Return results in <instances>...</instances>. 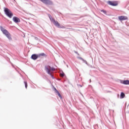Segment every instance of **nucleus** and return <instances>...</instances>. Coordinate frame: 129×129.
Instances as JSON below:
<instances>
[{"mask_svg": "<svg viewBox=\"0 0 129 129\" xmlns=\"http://www.w3.org/2000/svg\"><path fill=\"white\" fill-rule=\"evenodd\" d=\"M0 29L2 31V32L3 33L5 36L9 39V40H12V37L11 36V34L9 33V31L7 30L6 29H5L3 26L0 27Z\"/></svg>", "mask_w": 129, "mask_h": 129, "instance_id": "obj_1", "label": "nucleus"}, {"mask_svg": "<svg viewBox=\"0 0 129 129\" xmlns=\"http://www.w3.org/2000/svg\"><path fill=\"white\" fill-rule=\"evenodd\" d=\"M4 12H5L6 16L9 17V18H10V19L12 18L13 16H14V14H13L12 11H11V10H10L7 8H5Z\"/></svg>", "mask_w": 129, "mask_h": 129, "instance_id": "obj_2", "label": "nucleus"}, {"mask_svg": "<svg viewBox=\"0 0 129 129\" xmlns=\"http://www.w3.org/2000/svg\"><path fill=\"white\" fill-rule=\"evenodd\" d=\"M45 70L46 71V72H47L48 74H49V75H52L51 71H54L55 69L51 68L50 66H48L45 67Z\"/></svg>", "mask_w": 129, "mask_h": 129, "instance_id": "obj_3", "label": "nucleus"}, {"mask_svg": "<svg viewBox=\"0 0 129 129\" xmlns=\"http://www.w3.org/2000/svg\"><path fill=\"white\" fill-rule=\"evenodd\" d=\"M40 2H42L45 5L48 6H52L53 5V2L51 0H40Z\"/></svg>", "mask_w": 129, "mask_h": 129, "instance_id": "obj_4", "label": "nucleus"}, {"mask_svg": "<svg viewBox=\"0 0 129 129\" xmlns=\"http://www.w3.org/2000/svg\"><path fill=\"white\" fill-rule=\"evenodd\" d=\"M108 5H110V6H112L113 7H116V6L118 5V3H117V2L108 1Z\"/></svg>", "mask_w": 129, "mask_h": 129, "instance_id": "obj_5", "label": "nucleus"}, {"mask_svg": "<svg viewBox=\"0 0 129 129\" xmlns=\"http://www.w3.org/2000/svg\"><path fill=\"white\" fill-rule=\"evenodd\" d=\"M13 21L14 22V23H16V24H18V23H20L21 22V20H20V18H18L17 17H14L13 18Z\"/></svg>", "mask_w": 129, "mask_h": 129, "instance_id": "obj_6", "label": "nucleus"}, {"mask_svg": "<svg viewBox=\"0 0 129 129\" xmlns=\"http://www.w3.org/2000/svg\"><path fill=\"white\" fill-rule=\"evenodd\" d=\"M118 20H119V21H125V20H127L128 18L126 16H119L118 17Z\"/></svg>", "mask_w": 129, "mask_h": 129, "instance_id": "obj_7", "label": "nucleus"}, {"mask_svg": "<svg viewBox=\"0 0 129 129\" xmlns=\"http://www.w3.org/2000/svg\"><path fill=\"white\" fill-rule=\"evenodd\" d=\"M52 23H53V24H54V26H55L56 27H57L58 28H60V24H59V22H58V21H56V20H55V19H54L53 20Z\"/></svg>", "mask_w": 129, "mask_h": 129, "instance_id": "obj_8", "label": "nucleus"}, {"mask_svg": "<svg viewBox=\"0 0 129 129\" xmlns=\"http://www.w3.org/2000/svg\"><path fill=\"white\" fill-rule=\"evenodd\" d=\"M38 55L36 54H32L31 56V58L33 59V60H37V59H38Z\"/></svg>", "mask_w": 129, "mask_h": 129, "instance_id": "obj_9", "label": "nucleus"}, {"mask_svg": "<svg viewBox=\"0 0 129 129\" xmlns=\"http://www.w3.org/2000/svg\"><path fill=\"white\" fill-rule=\"evenodd\" d=\"M122 84H124V85H129V80H124L121 82Z\"/></svg>", "mask_w": 129, "mask_h": 129, "instance_id": "obj_10", "label": "nucleus"}, {"mask_svg": "<svg viewBox=\"0 0 129 129\" xmlns=\"http://www.w3.org/2000/svg\"><path fill=\"white\" fill-rule=\"evenodd\" d=\"M55 93H57V94L59 96V97H60V98H62V96H61V94H60L59 91H58V90H57V89H55Z\"/></svg>", "mask_w": 129, "mask_h": 129, "instance_id": "obj_11", "label": "nucleus"}, {"mask_svg": "<svg viewBox=\"0 0 129 129\" xmlns=\"http://www.w3.org/2000/svg\"><path fill=\"white\" fill-rule=\"evenodd\" d=\"M124 96H125V95L123 93V92H121L120 94L121 98H124Z\"/></svg>", "mask_w": 129, "mask_h": 129, "instance_id": "obj_12", "label": "nucleus"}, {"mask_svg": "<svg viewBox=\"0 0 129 129\" xmlns=\"http://www.w3.org/2000/svg\"><path fill=\"white\" fill-rule=\"evenodd\" d=\"M48 17L51 21V22H52L53 20H55V19L53 18V17H52V16L51 15H48Z\"/></svg>", "mask_w": 129, "mask_h": 129, "instance_id": "obj_13", "label": "nucleus"}, {"mask_svg": "<svg viewBox=\"0 0 129 129\" xmlns=\"http://www.w3.org/2000/svg\"><path fill=\"white\" fill-rule=\"evenodd\" d=\"M41 56H46V54L44 53H42L38 54V57H41Z\"/></svg>", "mask_w": 129, "mask_h": 129, "instance_id": "obj_14", "label": "nucleus"}, {"mask_svg": "<svg viewBox=\"0 0 129 129\" xmlns=\"http://www.w3.org/2000/svg\"><path fill=\"white\" fill-rule=\"evenodd\" d=\"M64 75H65V74H64V73H62L60 74V77H64Z\"/></svg>", "mask_w": 129, "mask_h": 129, "instance_id": "obj_15", "label": "nucleus"}, {"mask_svg": "<svg viewBox=\"0 0 129 129\" xmlns=\"http://www.w3.org/2000/svg\"><path fill=\"white\" fill-rule=\"evenodd\" d=\"M24 84L25 85V88L27 89V87H28V83L27 82H24Z\"/></svg>", "mask_w": 129, "mask_h": 129, "instance_id": "obj_16", "label": "nucleus"}, {"mask_svg": "<svg viewBox=\"0 0 129 129\" xmlns=\"http://www.w3.org/2000/svg\"><path fill=\"white\" fill-rule=\"evenodd\" d=\"M79 59H80V60H82V61H83L84 62H86V61L84 60V59L82 58V57H79Z\"/></svg>", "mask_w": 129, "mask_h": 129, "instance_id": "obj_17", "label": "nucleus"}, {"mask_svg": "<svg viewBox=\"0 0 129 129\" xmlns=\"http://www.w3.org/2000/svg\"><path fill=\"white\" fill-rule=\"evenodd\" d=\"M101 12H102L103 13H104V14H106V11L101 10Z\"/></svg>", "mask_w": 129, "mask_h": 129, "instance_id": "obj_18", "label": "nucleus"}, {"mask_svg": "<svg viewBox=\"0 0 129 129\" xmlns=\"http://www.w3.org/2000/svg\"><path fill=\"white\" fill-rule=\"evenodd\" d=\"M52 76V78H54V77L52 76Z\"/></svg>", "mask_w": 129, "mask_h": 129, "instance_id": "obj_19", "label": "nucleus"}]
</instances>
